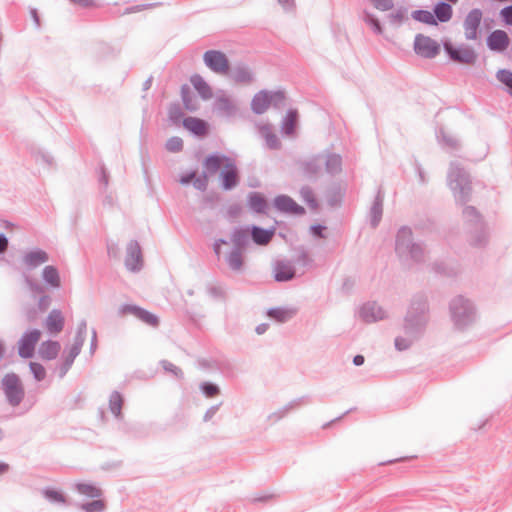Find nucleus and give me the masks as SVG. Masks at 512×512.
I'll list each match as a JSON object with an SVG mask.
<instances>
[{
    "label": "nucleus",
    "instance_id": "3",
    "mask_svg": "<svg viewBox=\"0 0 512 512\" xmlns=\"http://www.w3.org/2000/svg\"><path fill=\"white\" fill-rule=\"evenodd\" d=\"M462 219L470 245L485 247L488 243V231L482 214L474 206L466 205L462 210Z\"/></svg>",
    "mask_w": 512,
    "mask_h": 512
},
{
    "label": "nucleus",
    "instance_id": "62",
    "mask_svg": "<svg viewBox=\"0 0 512 512\" xmlns=\"http://www.w3.org/2000/svg\"><path fill=\"white\" fill-rule=\"evenodd\" d=\"M374 8L380 11H389L394 7L393 0H369Z\"/></svg>",
    "mask_w": 512,
    "mask_h": 512
},
{
    "label": "nucleus",
    "instance_id": "21",
    "mask_svg": "<svg viewBox=\"0 0 512 512\" xmlns=\"http://www.w3.org/2000/svg\"><path fill=\"white\" fill-rule=\"evenodd\" d=\"M182 124L185 129L197 137H205L209 133L208 123L197 117H186Z\"/></svg>",
    "mask_w": 512,
    "mask_h": 512
},
{
    "label": "nucleus",
    "instance_id": "34",
    "mask_svg": "<svg viewBox=\"0 0 512 512\" xmlns=\"http://www.w3.org/2000/svg\"><path fill=\"white\" fill-rule=\"evenodd\" d=\"M190 81L203 100H209L212 98V89L202 76L195 74L191 77Z\"/></svg>",
    "mask_w": 512,
    "mask_h": 512
},
{
    "label": "nucleus",
    "instance_id": "59",
    "mask_svg": "<svg viewBox=\"0 0 512 512\" xmlns=\"http://www.w3.org/2000/svg\"><path fill=\"white\" fill-rule=\"evenodd\" d=\"M25 282H26V285L27 287L29 288L30 292L33 294V296L35 297L36 295H39V297L43 294H45V288L39 284L38 282L34 281L33 279H31L30 277H26L25 278Z\"/></svg>",
    "mask_w": 512,
    "mask_h": 512
},
{
    "label": "nucleus",
    "instance_id": "45",
    "mask_svg": "<svg viewBox=\"0 0 512 512\" xmlns=\"http://www.w3.org/2000/svg\"><path fill=\"white\" fill-rule=\"evenodd\" d=\"M78 355L79 353L71 349H69L68 353L64 355V361L57 368L59 378H64L66 376Z\"/></svg>",
    "mask_w": 512,
    "mask_h": 512
},
{
    "label": "nucleus",
    "instance_id": "4",
    "mask_svg": "<svg viewBox=\"0 0 512 512\" xmlns=\"http://www.w3.org/2000/svg\"><path fill=\"white\" fill-rule=\"evenodd\" d=\"M395 251L401 259H410L415 263H421L425 259V249L422 242H415L410 227L399 228L396 240Z\"/></svg>",
    "mask_w": 512,
    "mask_h": 512
},
{
    "label": "nucleus",
    "instance_id": "39",
    "mask_svg": "<svg viewBox=\"0 0 512 512\" xmlns=\"http://www.w3.org/2000/svg\"><path fill=\"white\" fill-rule=\"evenodd\" d=\"M74 488L76 491L84 496L89 498H100L102 496V491L99 487L92 483L86 482H77L74 484Z\"/></svg>",
    "mask_w": 512,
    "mask_h": 512
},
{
    "label": "nucleus",
    "instance_id": "13",
    "mask_svg": "<svg viewBox=\"0 0 512 512\" xmlns=\"http://www.w3.org/2000/svg\"><path fill=\"white\" fill-rule=\"evenodd\" d=\"M125 266L131 272H138L143 267L142 250L137 240H131L127 244Z\"/></svg>",
    "mask_w": 512,
    "mask_h": 512
},
{
    "label": "nucleus",
    "instance_id": "19",
    "mask_svg": "<svg viewBox=\"0 0 512 512\" xmlns=\"http://www.w3.org/2000/svg\"><path fill=\"white\" fill-rule=\"evenodd\" d=\"M229 77L238 84L249 85L254 79V73L247 64L238 63L231 70L229 69Z\"/></svg>",
    "mask_w": 512,
    "mask_h": 512
},
{
    "label": "nucleus",
    "instance_id": "22",
    "mask_svg": "<svg viewBox=\"0 0 512 512\" xmlns=\"http://www.w3.org/2000/svg\"><path fill=\"white\" fill-rule=\"evenodd\" d=\"M324 156L321 153L311 156L309 159L300 163L303 173L308 177H316L321 171L323 166Z\"/></svg>",
    "mask_w": 512,
    "mask_h": 512
},
{
    "label": "nucleus",
    "instance_id": "61",
    "mask_svg": "<svg viewBox=\"0 0 512 512\" xmlns=\"http://www.w3.org/2000/svg\"><path fill=\"white\" fill-rule=\"evenodd\" d=\"M496 78L506 87H509L512 83V72L507 69H500L496 73Z\"/></svg>",
    "mask_w": 512,
    "mask_h": 512
},
{
    "label": "nucleus",
    "instance_id": "26",
    "mask_svg": "<svg viewBox=\"0 0 512 512\" xmlns=\"http://www.w3.org/2000/svg\"><path fill=\"white\" fill-rule=\"evenodd\" d=\"M248 207L257 214H266L268 210V201L260 192H250L247 196Z\"/></svg>",
    "mask_w": 512,
    "mask_h": 512
},
{
    "label": "nucleus",
    "instance_id": "42",
    "mask_svg": "<svg viewBox=\"0 0 512 512\" xmlns=\"http://www.w3.org/2000/svg\"><path fill=\"white\" fill-rule=\"evenodd\" d=\"M181 99L186 110L195 112L198 109V103L191 94V89L187 84L181 86Z\"/></svg>",
    "mask_w": 512,
    "mask_h": 512
},
{
    "label": "nucleus",
    "instance_id": "27",
    "mask_svg": "<svg viewBox=\"0 0 512 512\" xmlns=\"http://www.w3.org/2000/svg\"><path fill=\"white\" fill-rule=\"evenodd\" d=\"M269 91L260 90L254 94L251 100V110L256 115H261L269 108Z\"/></svg>",
    "mask_w": 512,
    "mask_h": 512
},
{
    "label": "nucleus",
    "instance_id": "53",
    "mask_svg": "<svg viewBox=\"0 0 512 512\" xmlns=\"http://www.w3.org/2000/svg\"><path fill=\"white\" fill-rule=\"evenodd\" d=\"M163 370L167 373H171L176 379H183L184 373L178 366L174 365L168 360H161L159 362Z\"/></svg>",
    "mask_w": 512,
    "mask_h": 512
},
{
    "label": "nucleus",
    "instance_id": "9",
    "mask_svg": "<svg viewBox=\"0 0 512 512\" xmlns=\"http://www.w3.org/2000/svg\"><path fill=\"white\" fill-rule=\"evenodd\" d=\"M443 48L449 58L456 63L471 65L477 59L475 50L469 46L461 45L454 47L451 42L446 41L443 43Z\"/></svg>",
    "mask_w": 512,
    "mask_h": 512
},
{
    "label": "nucleus",
    "instance_id": "44",
    "mask_svg": "<svg viewBox=\"0 0 512 512\" xmlns=\"http://www.w3.org/2000/svg\"><path fill=\"white\" fill-rule=\"evenodd\" d=\"M411 17L415 21H418L420 23H424L426 25H430V26H436L437 25V21H436V18L434 16L433 12H430L428 10H424V9L414 10L411 13Z\"/></svg>",
    "mask_w": 512,
    "mask_h": 512
},
{
    "label": "nucleus",
    "instance_id": "46",
    "mask_svg": "<svg viewBox=\"0 0 512 512\" xmlns=\"http://www.w3.org/2000/svg\"><path fill=\"white\" fill-rule=\"evenodd\" d=\"M167 113L169 120L175 125H179L184 119V112L178 102L171 103L168 106Z\"/></svg>",
    "mask_w": 512,
    "mask_h": 512
},
{
    "label": "nucleus",
    "instance_id": "15",
    "mask_svg": "<svg viewBox=\"0 0 512 512\" xmlns=\"http://www.w3.org/2000/svg\"><path fill=\"white\" fill-rule=\"evenodd\" d=\"M273 205L278 211L286 214L304 215L306 212L304 207L297 204L290 196L284 194L276 196Z\"/></svg>",
    "mask_w": 512,
    "mask_h": 512
},
{
    "label": "nucleus",
    "instance_id": "17",
    "mask_svg": "<svg viewBox=\"0 0 512 512\" xmlns=\"http://www.w3.org/2000/svg\"><path fill=\"white\" fill-rule=\"evenodd\" d=\"M486 45L491 51L502 53L509 47L510 38L504 30L497 29L487 36Z\"/></svg>",
    "mask_w": 512,
    "mask_h": 512
},
{
    "label": "nucleus",
    "instance_id": "12",
    "mask_svg": "<svg viewBox=\"0 0 512 512\" xmlns=\"http://www.w3.org/2000/svg\"><path fill=\"white\" fill-rule=\"evenodd\" d=\"M205 65L215 73H228L229 61L226 55L219 50H208L203 55Z\"/></svg>",
    "mask_w": 512,
    "mask_h": 512
},
{
    "label": "nucleus",
    "instance_id": "54",
    "mask_svg": "<svg viewBox=\"0 0 512 512\" xmlns=\"http://www.w3.org/2000/svg\"><path fill=\"white\" fill-rule=\"evenodd\" d=\"M209 172L204 168V171L200 175H196L193 180V186L195 189L204 192L208 186Z\"/></svg>",
    "mask_w": 512,
    "mask_h": 512
},
{
    "label": "nucleus",
    "instance_id": "60",
    "mask_svg": "<svg viewBox=\"0 0 512 512\" xmlns=\"http://www.w3.org/2000/svg\"><path fill=\"white\" fill-rule=\"evenodd\" d=\"M265 136V139H266V143H267V146L270 148V149H279L281 147V143L277 137L276 134L270 132L268 130V128H266V133L264 134Z\"/></svg>",
    "mask_w": 512,
    "mask_h": 512
},
{
    "label": "nucleus",
    "instance_id": "56",
    "mask_svg": "<svg viewBox=\"0 0 512 512\" xmlns=\"http://www.w3.org/2000/svg\"><path fill=\"white\" fill-rule=\"evenodd\" d=\"M165 147L169 152H180L183 149V140L180 137L173 136L167 140Z\"/></svg>",
    "mask_w": 512,
    "mask_h": 512
},
{
    "label": "nucleus",
    "instance_id": "8",
    "mask_svg": "<svg viewBox=\"0 0 512 512\" xmlns=\"http://www.w3.org/2000/svg\"><path fill=\"white\" fill-rule=\"evenodd\" d=\"M440 44L429 36L417 34L414 38V51L424 59H433L439 55Z\"/></svg>",
    "mask_w": 512,
    "mask_h": 512
},
{
    "label": "nucleus",
    "instance_id": "33",
    "mask_svg": "<svg viewBox=\"0 0 512 512\" xmlns=\"http://www.w3.org/2000/svg\"><path fill=\"white\" fill-rule=\"evenodd\" d=\"M60 348L58 341L47 340L41 343L39 347V355L44 360H54L58 356Z\"/></svg>",
    "mask_w": 512,
    "mask_h": 512
},
{
    "label": "nucleus",
    "instance_id": "29",
    "mask_svg": "<svg viewBox=\"0 0 512 512\" xmlns=\"http://www.w3.org/2000/svg\"><path fill=\"white\" fill-rule=\"evenodd\" d=\"M64 324L65 319L59 309L50 311L45 321L47 330L52 334L60 333L64 328Z\"/></svg>",
    "mask_w": 512,
    "mask_h": 512
},
{
    "label": "nucleus",
    "instance_id": "40",
    "mask_svg": "<svg viewBox=\"0 0 512 512\" xmlns=\"http://www.w3.org/2000/svg\"><path fill=\"white\" fill-rule=\"evenodd\" d=\"M124 404V398L118 391H113L109 396V410L115 416V418H122V407Z\"/></svg>",
    "mask_w": 512,
    "mask_h": 512
},
{
    "label": "nucleus",
    "instance_id": "25",
    "mask_svg": "<svg viewBox=\"0 0 512 512\" xmlns=\"http://www.w3.org/2000/svg\"><path fill=\"white\" fill-rule=\"evenodd\" d=\"M383 202L384 193L382 191V188L379 187L369 212L370 224L373 228H376L382 219Z\"/></svg>",
    "mask_w": 512,
    "mask_h": 512
},
{
    "label": "nucleus",
    "instance_id": "24",
    "mask_svg": "<svg viewBox=\"0 0 512 512\" xmlns=\"http://www.w3.org/2000/svg\"><path fill=\"white\" fill-rule=\"evenodd\" d=\"M275 227L262 228L257 225H252L250 228V237L256 245H267L275 235Z\"/></svg>",
    "mask_w": 512,
    "mask_h": 512
},
{
    "label": "nucleus",
    "instance_id": "31",
    "mask_svg": "<svg viewBox=\"0 0 512 512\" xmlns=\"http://www.w3.org/2000/svg\"><path fill=\"white\" fill-rule=\"evenodd\" d=\"M345 188L340 183H333L326 191L327 204L336 207L341 204L345 195Z\"/></svg>",
    "mask_w": 512,
    "mask_h": 512
},
{
    "label": "nucleus",
    "instance_id": "16",
    "mask_svg": "<svg viewBox=\"0 0 512 512\" xmlns=\"http://www.w3.org/2000/svg\"><path fill=\"white\" fill-rule=\"evenodd\" d=\"M296 270L288 260H276L273 264V276L276 282H288L294 279Z\"/></svg>",
    "mask_w": 512,
    "mask_h": 512
},
{
    "label": "nucleus",
    "instance_id": "14",
    "mask_svg": "<svg viewBox=\"0 0 512 512\" xmlns=\"http://www.w3.org/2000/svg\"><path fill=\"white\" fill-rule=\"evenodd\" d=\"M120 312L122 314H132L142 322L148 324L152 327H157L159 325L158 317L149 312L148 310L141 308L137 305L133 304H125L121 306Z\"/></svg>",
    "mask_w": 512,
    "mask_h": 512
},
{
    "label": "nucleus",
    "instance_id": "58",
    "mask_svg": "<svg viewBox=\"0 0 512 512\" xmlns=\"http://www.w3.org/2000/svg\"><path fill=\"white\" fill-rule=\"evenodd\" d=\"M295 262L303 267H308L312 264L313 260L308 251L304 247H300Z\"/></svg>",
    "mask_w": 512,
    "mask_h": 512
},
{
    "label": "nucleus",
    "instance_id": "1",
    "mask_svg": "<svg viewBox=\"0 0 512 512\" xmlns=\"http://www.w3.org/2000/svg\"><path fill=\"white\" fill-rule=\"evenodd\" d=\"M429 321V305L427 296L424 293L413 295L407 313L404 317V336L395 338V348L398 351H405L420 339L425 332Z\"/></svg>",
    "mask_w": 512,
    "mask_h": 512
},
{
    "label": "nucleus",
    "instance_id": "23",
    "mask_svg": "<svg viewBox=\"0 0 512 512\" xmlns=\"http://www.w3.org/2000/svg\"><path fill=\"white\" fill-rule=\"evenodd\" d=\"M323 154V165L325 166V171L327 174L331 176H335L342 172V156L337 153L324 151Z\"/></svg>",
    "mask_w": 512,
    "mask_h": 512
},
{
    "label": "nucleus",
    "instance_id": "52",
    "mask_svg": "<svg viewBox=\"0 0 512 512\" xmlns=\"http://www.w3.org/2000/svg\"><path fill=\"white\" fill-rule=\"evenodd\" d=\"M200 390L207 398H212L220 394V387L209 381L200 384Z\"/></svg>",
    "mask_w": 512,
    "mask_h": 512
},
{
    "label": "nucleus",
    "instance_id": "20",
    "mask_svg": "<svg viewBox=\"0 0 512 512\" xmlns=\"http://www.w3.org/2000/svg\"><path fill=\"white\" fill-rule=\"evenodd\" d=\"M309 403H311V398L309 396H302L296 398L287 403L282 408H280L278 411L269 414L268 420L272 421L273 423L278 422L283 417H285L291 410L296 409L301 405H307Z\"/></svg>",
    "mask_w": 512,
    "mask_h": 512
},
{
    "label": "nucleus",
    "instance_id": "57",
    "mask_svg": "<svg viewBox=\"0 0 512 512\" xmlns=\"http://www.w3.org/2000/svg\"><path fill=\"white\" fill-rule=\"evenodd\" d=\"M437 137L441 143L450 148L457 149L459 147L458 140L453 136L447 135L442 129L437 134Z\"/></svg>",
    "mask_w": 512,
    "mask_h": 512
},
{
    "label": "nucleus",
    "instance_id": "32",
    "mask_svg": "<svg viewBox=\"0 0 512 512\" xmlns=\"http://www.w3.org/2000/svg\"><path fill=\"white\" fill-rule=\"evenodd\" d=\"M433 14L437 23H446L450 21L453 16V8L450 3L441 0L434 5Z\"/></svg>",
    "mask_w": 512,
    "mask_h": 512
},
{
    "label": "nucleus",
    "instance_id": "10",
    "mask_svg": "<svg viewBox=\"0 0 512 512\" xmlns=\"http://www.w3.org/2000/svg\"><path fill=\"white\" fill-rule=\"evenodd\" d=\"M41 336L38 329H31L23 333L18 341V354L21 358H32L35 352L36 344Z\"/></svg>",
    "mask_w": 512,
    "mask_h": 512
},
{
    "label": "nucleus",
    "instance_id": "36",
    "mask_svg": "<svg viewBox=\"0 0 512 512\" xmlns=\"http://www.w3.org/2000/svg\"><path fill=\"white\" fill-rule=\"evenodd\" d=\"M249 237L250 233L248 232V229L235 228L231 233L233 248H238L239 250L245 251L249 244Z\"/></svg>",
    "mask_w": 512,
    "mask_h": 512
},
{
    "label": "nucleus",
    "instance_id": "43",
    "mask_svg": "<svg viewBox=\"0 0 512 512\" xmlns=\"http://www.w3.org/2000/svg\"><path fill=\"white\" fill-rule=\"evenodd\" d=\"M433 271L436 274L447 276V277H454L459 272L458 265H451L445 262H436L432 266Z\"/></svg>",
    "mask_w": 512,
    "mask_h": 512
},
{
    "label": "nucleus",
    "instance_id": "49",
    "mask_svg": "<svg viewBox=\"0 0 512 512\" xmlns=\"http://www.w3.org/2000/svg\"><path fill=\"white\" fill-rule=\"evenodd\" d=\"M42 495L51 503H66L65 495L59 490L46 487L42 490Z\"/></svg>",
    "mask_w": 512,
    "mask_h": 512
},
{
    "label": "nucleus",
    "instance_id": "28",
    "mask_svg": "<svg viewBox=\"0 0 512 512\" xmlns=\"http://www.w3.org/2000/svg\"><path fill=\"white\" fill-rule=\"evenodd\" d=\"M214 110L220 115L232 117L237 112V106L226 95L218 96L214 102Z\"/></svg>",
    "mask_w": 512,
    "mask_h": 512
},
{
    "label": "nucleus",
    "instance_id": "63",
    "mask_svg": "<svg viewBox=\"0 0 512 512\" xmlns=\"http://www.w3.org/2000/svg\"><path fill=\"white\" fill-rule=\"evenodd\" d=\"M404 12H405V9L401 8V9H398L396 12H392V13L388 14L387 18H388L389 23L391 25L401 24L404 20Z\"/></svg>",
    "mask_w": 512,
    "mask_h": 512
},
{
    "label": "nucleus",
    "instance_id": "6",
    "mask_svg": "<svg viewBox=\"0 0 512 512\" xmlns=\"http://www.w3.org/2000/svg\"><path fill=\"white\" fill-rule=\"evenodd\" d=\"M449 310L451 319L458 329L471 325L477 317L474 304L462 295H458L450 301Z\"/></svg>",
    "mask_w": 512,
    "mask_h": 512
},
{
    "label": "nucleus",
    "instance_id": "50",
    "mask_svg": "<svg viewBox=\"0 0 512 512\" xmlns=\"http://www.w3.org/2000/svg\"><path fill=\"white\" fill-rule=\"evenodd\" d=\"M106 508L105 502L99 498L93 501L82 503L80 509L84 512H103Z\"/></svg>",
    "mask_w": 512,
    "mask_h": 512
},
{
    "label": "nucleus",
    "instance_id": "51",
    "mask_svg": "<svg viewBox=\"0 0 512 512\" xmlns=\"http://www.w3.org/2000/svg\"><path fill=\"white\" fill-rule=\"evenodd\" d=\"M364 21L367 25L371 27L373 32L377 35H381L383 33V27L379 21V19L372 13L365 11L364 12Z\"/></svg>",
    "mask_w": 512,
    "mask_h": 512
},
{
    "label": "nucleus",
    "instance_id": "47",
    "mask_svg": "<svg viewBox=\"0 0 512 512\" xmlns=\"http://www.w3.org/2000/svg\"><path fill=\"white\" fill-rule=\"evenodd\" d=\"M302 200L313 210L317 209L319 204L310 186H303L300 189Z\"/></svg>",
    "mask_w": 512,
    "mask_h": 512
},
{
    "label": "nucleus",
    "instance_id": "30",
    "mask_svg": "<svg viewBox=\"0 0 512 512\" xmlns=\"http://www.w3.org/2000/svg\"><path fill=\"white\" fill-rule=\"evenodd\" d=\"M49 260V255L46 251L36 248L27 252L24 255L23 261L27 267L34 269L39 265L46 263Z\"/></svg>",
    "mask_w": 512,
    "mask_h": 512
},
{
    "label": "nucleus",
    "instance_id": "55",
    "mask_svg": "<svg viewBox=\"0 0 512 512\" xmlns=\"http://www.w3.org/2000/svg\"><path fill=\"white\" fill-rule=\"evenodd\" d=\"M29 368H30V371L33 374V377L36 381L40 382L45 379L46 370L42 364H40L38 362H30Z\"/></svg>",
    "mask_w": 512,
    "mask_h": 512
},
{
    "label": "nucleus",
    "instance_id": "11",
    "mask_svg": "<svg viewBox=\"0 0 512 512\" xmlns=\"http://www.w3.org/2000/svg\"><path fill=\"white\" fill-rule=\"evenodd\" d=\"M483 12L479 8H473L468 12L463 21L465 39L469 41L478 38V31L480 29Z\"/></svg>",
    "mask_w": 512,
    "mask_h": 512
},
{
    "label": "nucleus",
    "instance_id": "64",
    "mask_svg": "<svg viewBox=\"0 0 512 512\" xmlns=\"http://www.w3.org/2000/svg\"><path fill=\"white\" fill-rule=\"evenodd\" d=\"M500 18L506 25L512 26V4L500 10Z\"/></svg>",
    "mask_w": 512,
    "mask_h": 512
},
{
    "label": "nucleus",
    "instance_id": "41",
    "mask_svg": "<svg viewBox=\"0 0 512 512\" xmlns=\"http://www.w3.org/2000/svg\"><path fill=\"white\" fill-rule=\"evenodd\" d=\"M267 315L278 323H285L293 316V311L283 307H272L268 309Z\"/></svg>",
    "mask_w": 512,
    "mask_h": 512
},
{
    "label": "nucleus",
    "instance_id": "5",
    "mask_svg": "<svg viewBox=\"0 0 512 512\" xmlns=\"http://www.w3.org/2000/svg\"><path fill=\"white\" fill-rule=\"evenodd\" d=\"M447 180L457 203L464 205L470 201L472 194L470 175L459 163H450Z\"/></svg>",
    "mask_w": 512,
    "mask_h": 512
},
{
    "label": "nucleus",
    "instance_id": "48",
    "mask_svg": "<svg viewBox=\"0 0 512 512\" xmlns=\"http://www.w3.org/2000/svg\"><path fill=\"white\" fill-rule=\"evenodd\" d=\"M286 94L283 90L269 91V103L276 109L285 107Z\"/></svg>",
    "mask_w": 512,
    "mask_h": 512
},
{
    "label": "nucleus",
    "instance_id": "18",
    "mask_svg": "<svg viewBox=\"0 0 512 512\" xmlns=\"http://www.w3.org/2000/svg\"><path fill=\"white\" fill-rule=\"evenodd\" d=\"M359 314L367 323L383 320L386 317L384 309L374 301L363 304Z\"/></svg>",
    "mask_w": 512,
    "mask_h": 512
},
{
    "label": "nucleus",
    "instance_id": "37",
    "mask_svg": "<svg viewBox=\"0 0 512 512\" xmlns=\"http://www.w3.org/2000/svg\"><path fill=\"white\" fill-rule=\"evenodd\" d=\"M243 250H239L238 248H232L230 253L226 257V262L228 267L234 271L239 272L243 269L244 266V257Z\"/></svg>",
    "mask_w": 512,
    "mask_h": 512
},
{
    "label": "nucleus",
    "instance_id": "7",
    "mask_svg": "<svg viewBox=\"0 0 512 512\" xmlns=\"http://www.w3.org/2000/svg\"><path fill=\"white\" fill-rule=\"evenodd\" d=\"M0 390L11 407H18L25 398V388L20 376L15 372L6 373L0 382Z\"/></svg>",
    "mask_w": 512,
    "mask_h": 512
},
{
    "label": "nucleus",
    "instance_id": "35",
    "mask_svg": "<svg viewBox=\"0 0 512 512\" xmlns=\"http://www.w3.org/2000/svg\"><path fill=\"white\" fill-rule=\"evenodd\" d=\"M298 123V112L296 109H289L282 119L281 130L285 135H293Z\"/></svg>",
    "mask_w": 512,
    "mask_h": 512
},
{
    "label": "nucleus",
    "instance_id": "2",
    "mask_svg": "<svg viewBox=\"0 0 512 512\" xmlns=\"http://www.w3.org/2000/svg\"><path fill=\"white\" fill-rule=\"evenodd\" d=\"M219 174L220 186L225 191L233 190L240 182V174L234 159L222 153L209 154L203 161V168L209 174L217 173L221 167Z\"/></svg>",
    "mask_w": 512,
    "mask_h": 512
},
{
    "label": "nucleus",
    "instance_id": "38",
    "mask_svg": "<svg viewBox=\"0 0 512 512\" xmlns=\"http://www.w3.org/2000/svg\"><path fill=\"white\" fill-rule=\"evenodd\" d=\"M42 278L44 282L52 288H59L61 285L59 271L53 265L44 267L42 271Z\"/></svg>",
    "mask_w": 512,
    "mask_h": 512
}]
</instances>
